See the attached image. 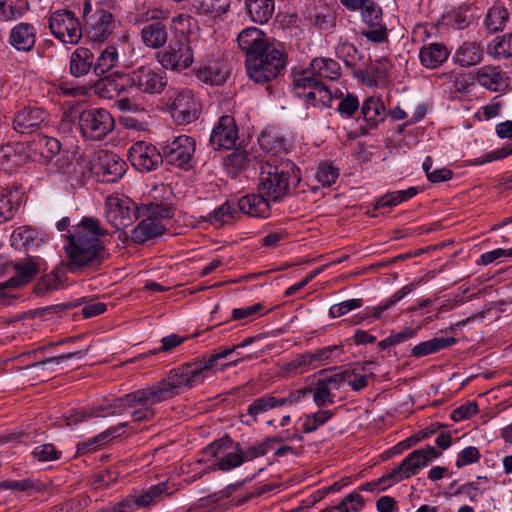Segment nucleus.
Instances as JSON below:
<instances>
[{"instance_id":"6ab92c4d","label":"nucleus","mask_w":512,"mask_h":512,"mask_svg":"<svg viewBox=\"0 0 512 512\" xmlns=\"http://www.w3.org/2000/svg\"><path fill=\"white\" fill-rule=\"evenodd\" d=\"M150 403L145 388L127 393L122 397L116 398L106 405H101L95 409L99 412L98 417H106L109 415H121L128 408L136 406V403Z\"/></svg>"},{"instance_id":"f03ea898","label":"nucleus","mask_w":512,"mask_h":512,"mask_svg":"<svg viewBox=\"0 0 512 512\" xmlns=\"http://www.w3.org/2000/svg\"><path fill=\"white\" fill-rule=\"evenodd\" d=\"M106 234L107 230L100 226L98 220L84 217L74 232L67 236L68 271L78 273L84 268L97 267L106 260L109 253L101 240Z\"/></svg>"},{"instance_id":"864d4df0","label":"nucleus","mask_w":512,"mask_h":512,"mask_svg":"<svg viewBox=\"0 0 512 512\" xmlns=\"http://www.w3.org/2000/svg\"><path fill=\"white\" fill-rule=\"evenodd\" d=\"M311 25L321 33L329 34L334 30L336 19L332 13H314L307 17Z\"/></svg>"},{"instance_id":"2f4dec72","label":"nucleus","mask_w":512,"mask_h":512,"mask_svg":"<svg viewBox=\"0 0 512 512\" xmlns=\"http://www.w3.org/2000/svg\"><path fill=\"white\" fill-rule=\"evenodd\" d=\"M245 7L250 19L257 24L267 23L275 9L273 0H245Z\"/></svg>"},{"instance_id":"603ef678","label":"nucleus","mask_w":512,"mask_h":512,"mask_svg":"<svg viewBox=\"0 0 512 512\" xmlns=\"http://www.w3.org/2000/svg\"><path fill=\"white\" fill-rule=\"evenodd\" d=\"M490 54L496 57L508 58L512 56V32L501 38L496 37L489 45Z\"/></svg>"},{"instance_id":"f704fd0d","label":"nucleus","mask_w":512,"mask_h":512,"mask_svg":"<svg viewBox=\"0 0 512 512\" xmlns=\"http://www.w3.org/2000/svg\"><path fill=\"white\" fill-rule=\"evenodd\" d=\"M456 342L455 337H435L415 345L411 350V355L417 358L424 357L448 348Z\"/></svg>"},{"instance_id":"ea45409f","label":"nucleus","mask_w":512,"mask_h":512,"mask_svg":"<svg viewBox=\"0 0 512 512\" xmlns=\"http://www.w3.org/2000/svg\"><path fill=\"white\" fill-rule=\"evenodd\" d=\"M14 268L15 275L6 280L4 285L22 287L30 282L38 273V268L32 260L25 263H17Z\"/></svg>"},{"instance_id":"bb28decb","label":"nucleus","mask_w":512,"mask_h":512,"mask_svg":"<svg viewBox=\"0 0 512 512\" xmlns=\"http://www.w3.org/2000/svg\"><path fill=\"white\" fill-rule=\"evenodd\" d=\"M166 228L159 222L150 217L142 219L140 223L132 230L131 238L135 243L143 244L146 241L159 237L164 234Z\"/></svg>"},{"instance_id":"79ce46f5","label":"nucleus","mask_w":512,"mask_h":512,"mask_svg":"<svg viewBox=\"0 0 512 512\" xmlns=\"http://www.w3.org/2000/svg\"><path fill=\"white\" fill-rule=\"evenodd\" d=\"M278 407H281L279 398L273 394H265L253 400L247 408V414L256 421L260 414Z\"/></svg>"},{"instance_id":"c03bdc74","label":"nucleus","mask_w":512,"mask_h":512,"mask_svg":"<svg viewBox=\"0 0 512 512\" xmlns=\"http://www.w3.org/2000/svg\"><path fill=\"white\" fill-rule=\"evenodd\" d=\"M237 214L238 210L230 202L226 201L210 212L205 217V220L216 227H220L223 224L234 220L237 217Z\"/></svg>"},{"instance_id":"b1692460","label":"nucleus","mask_w":512,"mask_h":512,"mask_svg":"<svg viewBox=\"0 0 512 512\" xmlns=\"http://www.w3.org/2000/svg\"><path fill=\"white\" fill-rule=\"evenodd\" d=\"M36 33L34 25L21 22L11 29L9 42L16 50L28 52L35 45Z\"/></svg>"},{"instance_id":"72a5a7b5","label":"nucleus","mask_w":512,"mask_h":512,"mask_svg":"<svg viewBox=\"0 0 512 512\" xmlns=\"http://www.w3.org/2000/svg\"><path fill=\"white\" fill-rule=\"evenodd\" d=\"M476 79L478 83L491 90L499 91L505 85V74L495 66H483L476 72Z\"/></svg>"},{"instance_id":"412c9836","label":"nucleus","mask_w":512,"mask_h":512,"mask_svg":"<svg viewBox=\"0 0 512 512\" xmlns=\"http://www.w3.org/2000/svg\"><path fill=\"white\" fill-rule=\"evenodd\" d=\"M272 202L267 195L258 191V193H249L237 202L238 210L248 216L256 218H267L271 214Z\"/></svg>"},{"instance_id":"37998d69","label":"nucleus","mask_w":512,"mask_h":512,"mask_svg":"<svg viewBox=\"0 0 512 512\" xmlns=\"http://www.w3.org/2000/svg\"><path fill=\"white\" fill-rule=\"evenodd\" d=\"M18 208V192L2 190L0 192V223L12 219Z\"/></svg>"},{"instance_id":"a19ab883","label":"nucleus","mask_w":512,"mask_h":512,"mask_svg":"<svg viewBox=\"0 0 512 512\" xmlns=\"http://www.w3.org/2000/svg\"><path fill=\"white\" fill-rule=\"evenodd\" d=\"M481 58L482 51L475 42H464L455 54L456 62L462 67L476 65Z\"/></svg>"},{"instance_id":"0eeeda50","label":"nucleus","mask_w":512,"mask_h":512,"mask_svg":"<svg viewBox=\"0 0 512 512\" xmlns=\"http://www.w3.org/2000/svg\"><path fill=\"white\" fill-rule=\"evenodd\" d=\"M168 108L176 124L186 125L198 119L202 105L192 90L184 88L171 93L168 99Z\"/></svg>"},{"instance_id":"69168bd1","label":"nucleus","mask_w":512,"mask_h":512,"mask_svg":"<svg viewBox=\"0 0 512 512\" xmlns=\"http://www.w3.org/2000/svg\"><path fill=\"white\" fill-rule=\"evenodd\" d=\"M480 457V452L476 447L468 446L458 453L456 466L461 468L463 466L476 463L479 461Z\"/></svg>"},{"instance_id":"e433bc0d","label":"nucleus","mask_w":512,"mask_h":512,"mask_svg":"<svg viewBox=\"0 0 512 512\" xmlns=\"http://www.w3.org/2000/svg\"><path fill=\"white\" fill-rule=\"evenodd\" d=\"M31 151L38 152L39 161L49 163L61 151V143L58 139L48 136H38L31 147Z\"/></svg>"},{"instance_id":"423d86ee","label":"nucleus","mask_w":512,"mask_h":512,"mask_svg":"<svg viewBox=\"0 0 512 512\" xmlns=\"http://www.w3.org/2000/svg\"><path fill=\"white\" fill-rule=\"evenodd\" d=\"M440 455L441 453L433 446L428 445L424 449H416L409 453L398 466L381 476L380 482L392 481L394 484L409 479Z\"/></svg>"},{"instance_id":"6e6552de","label":"nucleus","mask_w":512,"mask_h":512,"mask_svg":"<svg viewBox=\"0 0 512 512\" xmlns=\"http://www.w3.org/2000/svg\"><path fill=\"white\" fill-rule=\"evenodd\" d=\"M295 95L303 97L307 106L320 109L330 108L333 99L341 97L334 95L328 87L315 77H296L293 82Z\"/></svg>"},{"instance_id":"338daca9","label":"nucleus","mask_w":512,"mask_h":512,"mask_svg":"<svg viewBox=\"0 0 512 512\" xmlns=\"http://www.w3.org/2000/svg\"><path fill=\"white\" fill-rule=\"evenodd\" d=\"M478 412V405L475 401L467 402L462 404L458 408L454 409L451 413V419L454 422H460L468 419Z\"/></svg>"},{"instance_id":"e2e57ef3","label":"nucleus","mask_w":512,"mask_h":512,"mask_svg":"<svg viewBox=\"0 0 512 512\" xmlns=\"http://www.w3.org/2000/svg\"><path fill=\"white\" fill-rule=\"evenodd\" d=\"M363 305V300L360 298L349 299L338 304H334L329 309V315L332 318H337L347 314L348 312L358 309Z\"/></svg>"},{"instance_id":"dca6fc26","label":"nucleus","mask_w":512,"mask_h":512,"mask_svg":"<svg viewBox=\"0 0 512 512\" xmlns=\"http://www.w3.org/2000/svg\"><path fill=\"white\" fill-rule=\"evenodd\" d=\"M128 159L138 171L150 172L162 164L163 155L151 143L137 141L129 148Z\"/></svg>"},{"instance_id":"473e14b6","label":"nucleus","mask_w":512,"mask_h":512,"mask_svg":"<svg viewBox=\"0 0 512 512\" xmlns=\"http://www.w3.org/2000/svg\"><path fill=\"white\" fill-rule=\"evenodd\" d=\"M128 425L127 422L120 423L98 434L97 436L88 439L87 441L79 442L77 444V454L81 455L86 452L94 451L101 445L110 441L111 439L121 435L120 430Z\"/></svg>"},{"instance_id":"c9c22d12","label":"nucleus","mask_w":512,"mask_h":512,"mask_svg":"<svg viewBox=\"0 0 512 512\" xmlns=\"http://www.w3.org/2000/svg\"><path fill=\"white\" fill-rule=\"evenodd\" d=\"M99 166L106 181L115 182L120 179L126 171V163L115 154H106L99 158Z\"/></svg>"},{"instance_id":"a211bd4d","label":"nucleus","mask_w":512,"mask_h":512,"mask_svg":"<svg viewBox=\"0 0 512 512\" xmlns=\"http://www.w3.org/2000/svg\"><path fill=\"white\" fill-rule=\"evenodd\" d=\"M238 129L233 117L223 115L210 135V143L214 149H232L238 141Z\"/></svg>"},{"instance_id":"9d476101","label":"nucleus","mask_w":512,"mask_h":512,"mask_svg":"<svg viewBox=\"0 0 512 512\" xmlns=\"http://www.w3.org/2000/svg\"><path fill=\"white\" fill-rule=\"evenodd\" d=\"M203 453L217 458L216 468L224 472L237 468L244 463L241 444L239 442L234 443L228 436L215 440L206 446Z\"/></svg>"},{"instance_id":"39448f33","label":"nucleus","mask_w":512,"mask_h":512,"mask_svg":"<svg viewBox=\"0 0 512 512\" xmlns=\"http://www.w3.org/2000/svg\"><path fill=\"white\" fill-rule=\"evenodd\" d=\"M130 91L140 94L158 95L167 86L165 69L157 64L141 65L127 73Z\"/></svg>"},{"instance_id":"f8f14e48","label":"nucleus","mask_w":512,"mask_h":512,"mask_svg":"<svg viewBox=\"0 0 512 512\" xmlns=\"http://www.w3.org/2000/svg\"><path fill=\"white\" fill-rule=\"evenodd\" d=\"M106 218L115 228L133 224L141 214V207L126 197L109 196L105 201Z\"/></svg>"},{"instance_id":"4be33fe9","label":"nucleus","mask_w":512,"mask_h":512,"mask_svg":"<svg viewBox=\"0 0 512 512\" xmlns=\"http://www.w3.org/2000/svg\"><path fill=\"white\" fill-rule=\"evenodd\" d=\"M48 114L40 107H25L14 115L13 127L22 134H29L39 128Z\"/></svg>"},{"instance_id":"c756f323","label":"nucleus","mask_w":512,"mask_h":512,"mask_svg":"<svg viewBox=\"0 0 512 512\" xmlns=\"http://www.w3.org/2000/svg\"><path fill=\"white\" fill-rule=\"evenodd\" d=\"M390 63L386 58H380L373 62L367 69H358L353 73L357 78L369 84L383 83L388 75Z\"/></svg>"},{"instance_id":"de8ad7c7","label":"nucleus","mask_w":512,"mask_h":512,"mask_svg":"<svg viewBox=\"0 0 512 512\" xmlns=\"http://www.w3.org/2000/svg\"><path fill=\"white\" fill-rule=\"evenodd\" d=\"M142 216H148L154 221L169 220L174 216V209L169 203H149L141 206Z\"/></svg>"},{"instance_id":"393cba45","label":"nucleus","mask_w":512,"mask_h":512,"mask_svg":"<svg viewBox=\"0 0 512 512\" xmlns=\"http://www.w3.org/2000/svg\"><path fill=\"white\" fill-rule=\"evenodd\" d=\"M449 56L447 47L442 43L424 45L419 52L421 64L428 69H435L443 64Z\"/></svg>"},{"instance_id":"09e8293b","label":"nucleus","mask_w":512,"mask_h":512,"mask_svg":"<svg viewBox=\"0 0 512 512\" xmlns=\"http://www.w3.org/2000/svg\"><path fill=\"white\" fill-rule=\"evenodd\" d=\"M197 78L209 85H222L227 78V71L220 65L202 67L197 71Z\"/></svg>"},{"instance_id":"c85d7f7f","label":"nucleus","mask_w":512,"mask_h":512,"mask_svg":"<svg viewBox=\"0 0 512 512\" xmlns=\"http://www.w3.org/2000/svg\"><path fill=\"white\" fill-rule=\"evenodd\" d=\"M94 66V54L86 47L76 48L70 55V73L74 77H82Z\"/></svg>"},{"instance_id":"58836bf2","label":"nucleus","mask_w":512,"mask_h":512,"mask_svg":"<svg viewBox=\"0 0 512 512\" xmlns=\"http://www.w3.org/2000/svg\"><path fill=\"white\" fill-rule=\"evenodd\" d=\"M509 19V12L503 6L491 7L483 21L484 29L488 33H495L502 30Z\"/></svg>"},{"instance_id":"aec40b11","label":"nucleus","mask_w":512,"mask_h":512,"mask_svg":"<svg viewBox=\"0 0 512 512\" xmlns=\"http://www.w3.org/2000/svg\"><path fill=\"white\" fill-rule=\"evenodd\" d=\"M127 73L113 72L101 76L94 85L95 93L104 99H113L130 91Z\"/></svg>"},{"instance_id":"1a4fd4ad","label":"nucleus","mask_w":512,"mask_h":512,"mask_svg":"<svg viewBox=\"0 0 512 512\" xmlns=\"http://www.w3.org/2000/svg\"><path fill=\"white\" fill-rule=\"evenodd\" d=\"M48 27L51 34L65 44H77L82 38L80 21L68 9L53 11L48 17Z\"/></svg>"},{"instance_id":"680f3d73","label":"nucleus","mask_w":512,"mask_h":512,"mask_svg":"<svg viewBox=\"0 0 512 512\" xmlns=\"http://www.w3.org/2000/svg\"><path fill=\"white\" fill-rule=\"evenodd\" d=\"M339 171L331 164H321L316 172V179L323 187H329L336 182Z\"/></svg>"},{"instance_id":"bf43d9fd","label":"nucleus","mask_w":512,"mask_h":512,"mask_svg":"<svg viewBox=\"0 0 512 512\" xmlns=\"http://www.w3.org/2000/svg\"><path fill=\"white\" fill-rule=\"evenodd\" d=\"M363 506L364 498L359 493L353 492L344 497L338 505L333 507V509L338 512H358L363 508Z\"/></svg>"},{"instance_id":"9b49d317","label":"nucleus","mask_w":512,"mask_h":512,"mask_svg":"<svg viewBox=\"0 0 512 512\" xmlns=\"http://www.w3.org/2000/svg\"><path fill=\"white\" fill-rule=\"evenodd\" d=\"M82 135L90 140H101L114 128L115 122L111 113L103 108L84 110L79 116Z\"/></svg>"},{"instance_id":"5fc2aeb1","label":"nucleus","mask_w":512,"mask_h":512,"mask_svg":"<svg viewBox=\"0 0 512 512\" xmlns=\"http://www.w3.org/2000/svg\"><path fill=\"white\" fill-rule=\"evenodd\" d=\"M339 351L340 347L333 345L320 348L314 352H306V355L311 368L316 369L319 366L326 364L332 358V355Z\"/></svg>"},{"instance_id":"7ed1b4c3","label":"nucleus","mask_w":512,"mask_h":512,"mask_svg":"<svg viewBox=\"0 0 512 512\" xmlns=\"http://www.w3.org/2000/svg\"><path fill=\"white\" fill-rule=\"evenodd\" d=\"M300 181V169L294 162L271 156L260 165L257 189L277 203L289 196Z\"/></svg>"},{"instance_id":"774afa93","label":"nucleus","mask_w":512,"mask_h":512,"mask_svg":"<svg viewBox=\"0 0 512 512\" xmlns=\"http://www.w3.org/2000/svg\"><path fill=\"white\" fill-rule=\"evenodd\" d=\"M359 108V101L356 96L348 94L346 97L342 98L338 107L337 111L345 117H352L353 114L358 110Z\"/></svg>"},{"instance_id":"f257e3e1","label":"nucleus","mask_w":512,"mask_h":512,"mask_svg":"<svg viewBox=\"0 0 512 512\" xmlns=\"http://www.w3.org/2000/svg\"><path fill=\"white\" fill-rule=\"evenodd\" d=\"M238 46L246 56V70L255 83L264 84L276 79L287 63V54L283 45L270 41L263 31L256 27L242 30L238 37Z\"/></svg>"},{"instance_id":"6e6d98bb","label":"nucleus","mask_w":512,"mask_h":512,"mask_svg":"<svg viewBox=\"0 0 512 512\" xmlns=\"http://www.w3.org/2000/svg\"><path fill=\"white\" fill-rule=\"evenodd\" d=\"M311 393L313 394V401L318 407H325L334 403V395L331 390L327 387L326 383L319 379L311 387Z\"/></svg>"},{"instance_id":"49530a36","label":"nucleus","mask_w":512,"mask_h":512,"mask_svg":"<svg viewBox=\"0 0 512 512\" xmlns=\"http://www.w3.org/2000/svg\"><path fill=\"white\" fill-rule=\"evenodd\" d=\"M418 188L409 187L405 190H399L392 193H388L381 197L376 203L374 208L376 210L384 208V207H393L396 206L412 197L417 195Z\"/></svg>"},{"instance_id":"a18cd8bd","label":"nucleus","mask_w":512,"mask_h":512,"mask_svg":"<svg viewBox=\"0 0 512 512\" xmlns=\"http://www.w3.org/2000/svg\"><path fill=\"white\" fill-rule=\"evenodd\" d=\"M28 8L26 0H0V21L20 18Z\"/></svg>"},{"instance_id":"3c124183","label":"nucleus","mask_w":512,"mask_h":512,"mask_svg":"<svg viewBox=\"0 0 512 512\" xmlns=\"http://www.w3.org/2000/svg\"><path fill=\"white\" fill-rule=\"evenodd\" d=\"M333 413L329 410H320L316 413L306 415L302 420V430L304 433L316 431L320 426L324 425Z\"/></svg>"},{"instance_id":"a878e982","label":"nucleus","mask_w":512,"mask_h":512,"mask_svg":"<svg viewBox=\"0 0 512 512\" xmlns=\"http://www.w3.org/2000/svg\"><path fill=\"white\" fill-rule=\"evenodd\" d=\"M361 114L370 129L376 128L387 116L383 101L378 97H368L361 106Z\"/></svg>"},{"instance_id":"0e129e2a","label":"nucleus","mask_w":512,"mask_h":512,"mask_svg":"<svg viewBox=\"0 0 512 512\" xmlns=\"http://www.w3.org/2000/svg\"><path fill=\"white\" fill-rule=\"evenodd\" d=\"M32 455L38 461L47 462L59 459L61 452L53 444L48 443L36 446L32 451Z\"/></svg>"},{"instance_id":"4d7b16f0","label":"nucleus","mask_w":512,"mask_h":512,"mask_svg":"<svg viewBox=\"0 0 512 512\" xmlns=\"http://www.w3.org/2000/svg\"><path fill=\"white\" fill-rule=\"evenodd\" d=\"M275 439H264L249 446L246 450L242 449L244 462L252 461L258 457L266 455L272 448Z\"/></svg>"},{"instance_id":"13d9d810","label":"nucleus","mask_w":512,"mask_h":512,"mask_svg":"<svg viewBox=\"0 0 512 512\" xmlns=\"http://www.w3.org/2000/svg\"><path fill=\"white\" fill-rule=\"evenodd\" d=\"M236 350V346L228 347L222 349L218 352H213L211 354L205 355L203 360L200 361L199 365L205 373L206 377L211 375L212 369L214 368L216 362L220 359H224L231 355Z\"/></svg>"},{"instance_id":"4468645a","label":"nucleus","mask_w":512,"mask_h":512,"mask_svg":"<svg viewBox=\"0 0 512 512\" xmlns=\"http://www.w3.org/2000/svg\"><path fill=\"white\" fill-rule=\"evenodd\" d=\"M195 152V140L187 135H180L162 147L163 159L181 169L192 167Z\"/></svg>"},{"instance_id":"ddd939ff","label":"nucleus","mask_w":512,"mask_h":512,"mask_svg":"<svg viewBox=\"0 0 512 512\" xmlns=\"http://www.w3.org/2000/svg\"><path fill=\"white\" fill-rule=\"evenodd\" d=\"M361 20L365 27L361 34L373 43H383L388 39V30L383 21L382 8L374 0H366L361 9Z\"/></svg>"},{"instance_id":"2eb2a0df","label":"nucleus","mask_w":512,"mask_h":512,"mask_svg":"<svg viewBox=\"0 0 512 512\" xmlns=\"http://www.w3.org/2000/svg\"><path fill=\"white\" fill-rule=\"evenodd\" d=\"M102 7L97 8L95 12L86 20L87 35L95 42L105 41L115 28L114 16L105 8L114 6L113 1H104Z\"/></svg>"},{"instance_id":"20e7f679","label":"nucleus","mask_w":512,"mask_h":512,"mask_svg":"<svg viewBox=\"0 0 512 512\" xmlns=\"http://www.w3.org/2000/svg\"><path fill=\"white\" fill-rule=\"evenodd\" d=\"M206 375L199 364H186L171 370L165 378L157 383L145 387L150 403H161L180 393V389H191L202 384Z\"/></svg>"},{"instance_id":"4c0bfd02","label":"nucleus","mask_w":512,"mask_h":512,"mask_svg":"<svg viewBox=\"0 0 512 512\" xmlns=\"http://www.w3.org/2000/svg\"><path fill=\"white\" fill-rule=\"evenodd\" d=\"M118 62L119 54L117 48L114 46L106 47L94 63L93 72L98 77L111 74V71L117 66Z\"/></svg>"},{"instance_id":"cd10ccee","label":"nucleus","mask_w":512,"mask_h":512,"mask_svg":"<svg viewBox=\"0 0 512 512\" xmlns=\"http://www.w3.org/2000/svg\"><path fill=\"white\" fill-rule=\"evenodd\" d=\"M11 245L16 250L29 251L37 248L42 239L39 237V233L29 226H21L15 229L10 238Z\"/></svg>"},{"instance_id":"7c9ffc66","label":"nucleus","mask_w":512,"mask_h":512,"mask_svg":"<svg viewBox=\"0 0 512 512\" xmlns=\"http://www.w3.org/2000/svg\"><path fill=\"white\" fill-rule=\"evenodd\" d=\"M142 42L149 48L157 49L167 42L168 31L166 25L157 21L144 26L141 30Z\"/></svg>"},{"instance_id":"5701e85b","label":"nucleus","mask_w":512,"mask_h":512,"mask_svg":"<svg viewBox=\"0 0 512 512\" xmlns=\"http://www.w3.org/2000/svg\"><path fill=\"white\" fill-rule=\"evenodd\" d=\"M340 75L341 68L338 62L331 58H315L311 61L309 70L299 77H315L323 83V80H337Z\"/></svg>"},{"instance_id":"8fccbe9b","label":"nucleus","mask_w":512,"mask_h":512,"mask_svg":"<svg viewBox=\"0 0 512 512\" xmlns=\"http://www.w3.org/2000/svg\"><path fill=\"white\" fill-rule=\"evenodd\" d=\"M312 370L310 363L308 361L306 352L298 355L292 361L286 363L280 368L279 374L282 377H293L304 372Z\"/></svg>"},{"instance_id":"f3484780","label":"nucleus","mask_w":512,"mask_h":512,"mask_svg":"<svg viewBox=\"0 0 512 512\" xmlns=\"http://www.w3.org/2000/svg\"><path fill=\"white\" fill-rule=\"evenodd\" d=\"M160 63L164 69L181 71L193 63V52L190 45L181 40L171 41L167 50L161 55Z\"/></svg>"},{"instance_id":"052dcab7","label":"nucleus","mask_w":512,"mask_h":512,"mask_svg":"<svg viewBox=\"0 0 512 512\" xmlns=\"http://www.w3.org/2000/svg\"><path fill=\"white\" fill-rule=\"evenodd\" d=\"M166 491V484L159 483L151 486L147 491L135 498L137 507H147L155 502V499L160 497Z\"/></svg>"}]
</instances>
